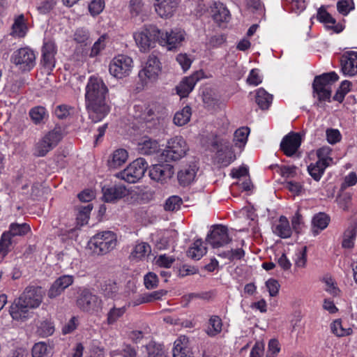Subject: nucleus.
<instances>
[{
    "instance_id": "nucleus-40",
    "label": "nucleus",
    "mask_w": 357,
    "mask_h": 357,
    "mask_svg": "<svg viewBox=\"0 0 357 357\" xmlns=\"http://www.w3.org/2000/svg\"><path fill=\"white\" fill-rule=\"evenodd\" d=\"M224 148L225 151H227V155L225 158L222 157L223 150L220 149L217 152V158L220 163L222 165L227 166L235 160L236 156L231 151V146L228 142L224 144Z\"/></svg>"
},
{
    "instance_id": "nucleus-62",
    "label": "nucleus",
    "mask_w": 357,
    "mask_h": 357,
    "mask_svg": "<svg viewBox=\"0 0 357 357\" xmlns=\"http://www.w3.org/2000/svg\"><path fill=\"white\" fill-rule=\"evenodd\" d=\"M47 345L45 342H38L32 348L33 357H43L47 354Z\"/></svg>"
},
{
    "instance_id": "nucleus-55",
    "label": "nucleus",
    "mask_w": 357,
    "mask_h": 357,
    "mask_svg": "<svg viewBox=\"0 0 357 357\" xmlns=\"http://www.w3.org/2000/svg\"><path fill=\"white\" fill-rule=\"evenodd\" d=\"M73 108L68 105H59L55 107L54 114L59 119H65L70 115Z\"/></svg>"
},
{
    "instance_id": "nucleus-5",
    "label": "nucleus",
    "mask_w": 357,
    "mask_h": 357,
    "mask_svg": "<svg viewBox=\"0 0 357 357\" xmlns=\"http://www.w3.org/2000/svg\"><path fill=\"white\" fill-rule=\"evenodd\" d=\"M188 150L185 139L181 136H176L167 141L161 154L162 160L167 162L179 160L185 155Z\"/></svg>"
},
{
    "instance_id": "nucleus-53",
    "label": "nucleus",
    "mask_w": 357,
    "mask_h": 357,
    "mask_svg": "<svg viewBox=\"0 0 357 357\" xmlns=\"http://www.w3.org/2000/svg\"><path fill=\"white\" fill-rule=\"evenodd\" d=\"M107 36L106 34L102 35L97 41H96L91 48L89 56L95 57L100 54V52L105 49L106 46V40Z\"/></svg>"
},
{
    "instance_id": "nucleus-58",
    "label": "nucleus",
    "mask_w": 357,
    "mask_h": 357,
    "mask_svg": "<svg viewBox=\"0 0 357 357\" xmlns=\"http://www.w3.org/2000/svg\"><path fill=\"white\" fill-rule=\"evenodd\" d=\"M105 8V1L103 0H93L89 5V10L93 15H99Z\"/></svg>"
},
{
    "instance_id": "nucleus-9",
    "label": "nucleus",
    "mask_w": 357,
    "mask_h": 357,
    "mask_svg": "<svg viewBox=\"0 0 357 357\" xmlns=\"http://www.w3.org/2000/svg\"><path fill=\"white\" fill-rule=\"evenodd\" d=\"M186 33L184 30L175 28L165 32L160 30L158 43L168 50H176L181 47L185 40Z\"/></svg>"
},
{
    "instance_id": "nucleus-36",
    "label": "nucleus",
    "mask_w": 357,
    "mask_h": 357,
    "mask_svg": "<svg viewBox=\"0 0 357 357\" xmlns=\"http://www.w3.org/2000/svg\"><path fill=\"white\" fill-rule=\"evenodd\" d=\"M222 330V321L219 316L213 315L209 318L208 326L206 333L209 337H215L220 334Z\"/></svg>"
},
{
    "instance_id": "nucleus-4",
    "label": "nucleus",
    "mask_w": 357,
    "mask_h": 357,
    "mask_svg": "<svg viewBox=\"0 0 357 357\" xmlns=\"http://www.w3.org/2000/svg\"><path fill=\"white\" fill-rule=\"evenodd\" d=\"M337 79L338 75L335 72L315 77L312 84L314 96H317L319 101L330 102L331 85Z\"/></svg>"
},
{
    "instance_id": "nucleus-19",
    "label": "nucleus",
    "mask_w": 357,
    "mask_h": 357,
    "mask_svg": "<svg viewBox=\"0 0 357 357\" xmlns=\"http://www.w3.org/2000/svg\"><path fill=\"white\" fill-rule=\"evenodd\" d=\"M341 69L345 75L354 76L357 74V52H347L340 59Z\"/></svg>"
},
{
    "instance_id": "nucleus-16",
    "label": "nucleus",
    "mask_w": 357,
    "mask_h": 357,
    "mask_svg": "<svg viewBox=\"0 0 357 357\" xmlns=\"http://www.w3.org/2000/svg\"><path fill=\"white\" fill-rule=\"evenodd\" d=\"M301 144V137L298 132H290L281 141L280 149L288 157L294 155Z\"/></svg>"
},
{
    "instance_id": "nucleus-6",
    "label": "nucleus",
    "mask_w": 357,
    "mask_h": 357,
    "mask_svg": "<svg viewBox=\"0 0 357 357\" xmlns=\"http://www.w3.org/2000/svg\"><path fill=\"white\" fill-rule=\"evenodd\" d=\"M160 29L154 25L145 26L142 29L135 32L134 39L139 50L142 52L148 51L155 41L158 42Z\"/></svg>"
},
{
    "instance_id": "nucleus-59",
    "label": "nucleus",
    "mask_w": 357,
    "mask_h": 357,
    "mask_svg": "<svg viewBox=\"0 0 357 357\" xmlns=\"http://www.w3.org/2000/svg\"><path fill=\"white\" fill-rule=\"evenodd\" d=\"M326 139L331 144H335L341 140L342 135L337 129L328 128L326 131Z\"/></svg>"
},
{
    "instance_id": "nucleus-22",
    "label": "nucleus",
    "mask_w": 357,
    "mask_h": 357,
    "mask_svg": "<svg viewBox=\"0 0 357 357\" xmlns=\"http://www.w3.org/2000/svg\"><path fill=\"white\" fill-rule=\"evenodd\" d=\"M173 357H194L189 347V340L185 336H180L174 344Z\"/></svg>"
},
{
    "instance_id": "nucleus-38",
    "label": "nucleus",
    "mask_w": 357,
    "mask_h": 357,
    "mask_svg": "<svg viewBox=\"0 0 357 357\" xmlns=\"http://www.w3.org/2000/svg\"><path fill=\"white\" fill-rule=\"evenodd\" d=\"M54 331V323L50 319H45L38 324L36 333L42 337H47L52 335Z\"/></svg>"
},
{
    "instance_id": "nucleus-18",
    "label": "nucleus",
    "mask_w": 357,
    "mask_h": 357,
    "mask_svg": "<svg viewBox=\"0 0 357 357\" xmlns=\"http://www.w3.org/2000/svg\"><path fill=\"white\" fill-rule=\"evenodd\" d=\"M73 282L74 277L73 275H63L60 276L52 283L48 290V297L52 299L60 296Z\"/></svg>"
},
{
    "instance_id": "nucleus-49",
    "label": "nucleus",
    "mask_w": 357,
    "mask_h": 357,
    "mask_svg": "<svg viewBox=\"0 0 357 357\" xmlns=\"http://www.w3.org/2000/svg\"><path fill=\"white\" fill-rule=\"evenodd\" d=\"M357 231L354 228H350L347 229L343 235V240L342 242V246L344 248H352L354 244V241Z\"/></svg>"
},
{
    "instance_id": "nucleus-35",
    "label": "nucleus",
    "mask_w": 357,
    "mask_h": 357,
    "mask_svg": "<svg viewBox=\"0 0 357 357\" xmlns=\"http://www.w3.org/2000/svg\"><path fill=\"white\" fill-rule=\"evenodd\" d=\"M273 96L268 93L263 88H259L256 91L255 102L260 109H267L272 103Z\"/></svg>"
},
{
    "instance_id": "nucleus-8",
    "label": "nucleus",
    "mask_w": 357,
    "mask_h": 357,
    "mask_svg": "<svg viewBox=\"0 0 357 357\" xmlns=\"http://www.w3.org/2000/svg\"><path fill=\"white\" fill-rule=\"evenodd\" d=\"M160 70L161 63L158 54L153 52L148 56L143 68L139 70L138 76L142 83L146 84L155 81Z\"/></svg>"
},
{
    "instance_id": "nucleus-50",
    "label": "nucleus",
    "mask_w": 357,
    "mask_h": 357,
    "mask_svg": "<svg viewBox=\"0 0 357 357\" xmlns=\"http://www.w3.org/2000/svg\"><path fill=\"white\" fill-rule=\"evenodd\" d=\"M331 331L337 337L349 335L352 333L351 328H344L342 326V321L339 319L334 321L331 325Z\"/></svg>"
},
{
    "instance_id": "nucleus-31",
    "label": "nucleus",
    "mask_w": 357,
    "mask_h": 357,
    "mask_svg": "<svg viewBox=\"0 0 357 357\" xmlns=\"http://www.w3.org/2000/svg\"><path fill=\"white\" fill-rule=\"evenodd\" d=\"M128 154L126 149H119L114 151L108 160V166L111 169H117L122 166L128 160Z\"/></svg>"
},
{
    "instance_id": "nucleus-14",
    "label": "nucleus",
    "mask_w": 357,
    "mask_h": 357,
    "mask_svg": "<svg viewBox=\"0 0 357 357\" xmlns=\"http://www.w3.org/2000/svg\"><path fill=\"white\" fill-rule=\"evenodd\" d=\"M231 241L228 228L222 225H214L206 237V241L214 248L222 247Z\"/></svg>"
},
{
    "instance_id": "nucleus-48",
    "label": "nucleus",
    "mask_w": 357,
    "mask_h": 357,
    "mask_svg": "<svg viewBox=\"0 0 357 357\" xmlns=\"http://www.w3.org/2000/svg\"><path fill=\"white\" fill-rule=\"evenodd\" d=\"M327 167L321 165L319 162H316L311 163L307 167V171L310 175L314 178V180L319 181L322 177Z\"/></svg>"
},
{
    "instance_id": "nucleus-25",
    "label": "nucleus",
    "mask_w": 357,
    "mask_h": 357,
    "mask_svg": "<svg viewBox=\"0 0 357 357\" xmlns=\"http://www.w3.org/2000/svg\"><path fill=\"white\" fill-rule=\"evenodd\" d=\"M199 80L198 74H193L189 77L183 79L180 84L176 86L177 93L184 98L193 90L196 83Z\"/></svg>"
},
{
    "instance_id": "nucleus-15",
    "label": "nucleus",
    "mask_w": 357,
    "mask_h": 357,
    "mask_svg": "<svg viewBox=\"0 0 357 357\" xmlns=\"http://www.w3.org/2000/svg\"><path fill=\"white\" fill-rule=\"evenodd\" d=\"M174 167L169 164H158L149 170V176L152 180L161 183H167L174 175Z\"/></svg>"
},
{
    "instance_id": "nucleus-39",
    "label": "nucleus",
    "mask_w": 357,
    "mask_h": 357,
    "mask_svg": "<svg viewBox=\"0 0 357 357\" xmlns=\"http://www.w3.org/2000/svg\"><path fill=\"white\" fill-rule=\"evenodd\" d=\"M191 114L190 107L185 106L175 114L173 119L174 123L178 126H184L190 121Z\"/></svg>"
},
{
    "instance_id": "nucleus-10",
    "label": "nucleus",
    "mask_w": 357,
    "mask_h": 357,
    "mask_svg": "<svg viewBox=\"0 0 357 357\" xmlns=\"http://www.w3.org/2000/svg\"><path fill=\"white\" fill-rule=\"evenodd\" d=\"M133 66V60L131 57L119 54L111 61L109 71L112 76L118 79H122L130 74Z\"/></svg>"
},
{
    "instance_id": "nucleus-57",
    "label": "nucleus",
    "mask_w": 357,
    "mask_h": 357,
    "mask_svg": "<svg viewBox=\"0 0 357 357\" xmlns=\"http://www.w3.org/2000/svg\"><path fill=\"white\" fill-rule=\"evenodd\" d=\"M144 283L146 289H154L158 286V278L155 273L149 272L144 275Z\"/></svg>"
},
{
    "instance_id": "nucleus-63",
    "label": "nucleus",
    "mask_w": 357,
    "mask_h": 357,
    "mask_svg": "<svg viewBox=\"0 0 357 357\" xmlns=\"http://www.w3.org/2000/svg\"><path fill=\"white\" fill-rule=\"evenodd\" d=\"M245 255V252L241 248H237L234 250H231L227 252H225L222 253V256L225 258L229 259L231 261L235 259H241Z\"/></svg>"
},
{
    "instance_id": "nucleus-7",
    "label": "nucleus",
    "mask_w": 357,
    "mask_h": 357,
    "mask_svg": "<svg viewBox=\"0 0 357 357\" xmlns=\"http://www.w3.org/2000/svg\"><path fill=\"white\" fill-rule=\"evenodd\" d=\"M148 168L145 159L139 158L132 161L125 169L116 174L117 178L130 183L139 181Z\"/></svg>"
},
{
    "instance_id": "nucleus-3",
    "label": "nucleus",
    "mask_w": 357,
    "mask_h": 357,
    "mask_svg": "<svg viewBox=\"0 0 357 357\" xmlns=\"http://www.w3.org/2000/svg\"><path fill=\"white\" fill-rule=\"evenodd\" d=\"M75 305L80 312L91 315H97L102 312V300L91 289L85 287H79L75 289Z\"/></svg>"
},
{
    "instance_id": "nucleus-64",
    "label": "nucleus",
    "mask_w": 357,
    "mask_h": 357,
    "mask_svg": "<svg viewBox=\"0 0 357 357\" xmlns=\"http://www.w3.org/2000/svg\"><path fill=\"white\" fill-rule=\"evenodd\" d=\"M307 263V248L305 246L296 254L295 266L298 268H304Z\"/></svg>"
},
{
    "instance_id": "nucleus-13",
    "label": "nucleus",
    "mask_w": 357,
    "mask_h": 357,
    "mask_svg": "<svg viewBox=\"0 0 357 357\" xmlns=\"http://www.w3.org/2000/svg\"><path fill=\"white\" fill-rule=\"evenodd\" d=\"M61 139V134L55 130L49 132L36 145L34 154L38 157L45 156L57 145Z\"/></svg>"
},
{
    "instance_id": "nucleus-61",
    "label": "nucleus",
    "mask_w": 357,
    "mask_h": 357,
    "mask_svg": "<svg viewBox=\"0 0 357 357\" xmlns=\"http://www.w3.org/2000/svg\"><path fill=\"white\" fill-rule=\"evenodd\" d=\"M176 60L178 63V64L181 66V67L183 70V71L188 70L190 68L191 64L192 63V60L185 53L178 54L176 56Z\"/></svg>"
},
{
    "instance_id": "nucleus-34",
    "label": "nucleus",
    "mask_w": 357,
    "mask_h": 357,
    "mask_svg": "<svg viewBox=\"0 0 357 357\" xmlns=\"http://www.w3.org/2000/svg\"><path fill=\"white\" fill-rule=\"evenodd\" d=\"M29 115L35 125L43 124L48 118L47 109L42 106H36L29 110Z\"/></svg>"
},
{
    "instance_id": "nucleus-23",
    "label": "nucleus",
    "mask_w": 357,
    "mask_h": 357,
    "mask_svg": "<svg viewBox=\"0 0 357 357\" xmlns=\"http://www.w3.org/2000/svg\"><path fill=\"white\" fill-rule=\"evenodd\" d=\"M317 20L324 23L328 29H332L335 33H340L343 30L340 24H335V20L328 13L324 6L319 8L317 15Z\"/></svg>"
},
{
    "instance_id": "nucleus-21",
    "label": "nucleus",
    "mask_w": 357,
    "mask_h": 357,
    "mask_svg": "<svg viewBox=\"0 0 357 357\" xmlns=\"http://www.w3.org/2000/svg\"><path fill=\"white\" fill-rule=\"evenodd\" d=\"M102 191V198L105 202H115L128 194V190L122 185H114L109 188L103 187Z\"/></svg>"
},
{
    "instance_id": "nucleus-28",
    "label": "nucleus",
    "mask_w": 357,
    "mask_h": 357,
    "mask_svg": "<svg viewBox=\"0 0 357 357\" xmlns=\"http://www.w3.org/2000/svg\"><path fill=\"white\" fill-rule=\"evenodd\" d=\"M330 220V217L324 213H319L314 215L312 220V232L313 235L317 236L325 229L328 227Z\"/></svg>"
},
{
    "instance_id": "nucleus-54",
    "label": "nucleus",
    "mask_w": 357,
    "mask_h": 357,
    "mask_svg": "<svg viewBox=\"0 0 357 357\" xmlns=\"http://www.w3.org/2000/svg\"><path fill=\"white\" fill-rule=\"evenodd\" d=\"M40 63L45 71L50 73L55 67V55L42 54Z\"/></svg>"
},
{
    "instance_id": "nucleus-20",
    "label": "nucleus",
    "mask_w": 357,
    "mask_h": 357,
    "mask_svg": "<svg viewBox=\"0 0 357 357\" xmlns=\"http://www.w3.org/2000/svg\"><path fill=\"white\" fill-rule=\"evenodd\" d=\"M198 168L195 164L183 166L177 172V180L180 185L188 186L194 181L197 175Z\"/></svg>"
},
{
    "instance_id": "nucleus-26",
    "label": "nucleus",
    "mask_w": 357,
    "mask_h": 357,
    "mask_svg": "<svg viewBox=\"0 0 357 357\" xmlns=\"http://www.w3.org/2000/svg\"><path fill=\"white\" fill-rule=\"evenodd\" d=\"M212 17L213 20L221 25L222 23L228 22L231 18L229 10L222 3H215L212 7Z\"/></svg>"
},
{
    "instance_id": "nucleus-51",
    "label": "nucleus",
    "mask_w": 357,
    "mask_h": 357,
    "mask_svg": "<svg viewBox=\"0 0 357 357\" xmlns=\"http://www.w3.org/2000/svg\"><path fill=\"white\" fill-rule=\"evenodd\" d=\"M350 86L351 82L349 81H343L334 95L333 100L342 102L346 94L350 91Z\"/></svg>"
},
{
    "instance_id": "nucleus-30",
    "label": "nucleus",
    "mask_w": 357,
    "mask_h": 357,
    "mask_svg": "<svg viewBox=\"0 0 357 357\" xmlns=\"http://www.w3.org/2000/svg\"><path fill=\"white\" fill-rule=\"evenodd\" d=\"M316 155L318 158L317 162L326 167L335 164L333 158V151L330 146H324L318 149L316 151Z\"/></svg>"
},
{
    "instance_id": "nucleus-32",
    "label": "nucleus",
    "mask_w": 357,
    "mask_h": 357,
    "mask_svg": "<svg viewBox=\"0 0 357 357\" xmlns=\"http://www.w3.org/2000/svg\"><path fill=\"white\" fill-rule=\"evenodd\" d=\"M76 208L77 214L76 218L77 225L75 228L79 229L88 223L93 206L91 204H87L86 205L77 206Z\"/></svg>"
},
{
    "instance_id": "nucleus-60",
    "label": "nucleus",
    "mask_w": 357,
    "mask_h": 357,
    "mask_svg": "<svg viewBox=\"0 0 357 357\" xmlns=\"http://www.w3.org/2000/svg\"><path fill=\"white\" fill-rule=\"evenodd\" d=\"M337 8L340 13L347 15L354 8L352 0H341L337 3Z\"/></svg>"
},
{
    "instance_id": "nucleus-24",
    "label": "nucleus",
    "mask_w": 357,
    "mask_h": 357,
    "mask_svg": "<svg viewBox=\"0 0 357 357\" xmlns=\"http://www.w3.org/2000/svg\"><path fill=\"white\" fill-rule=\"evenodd\" d=\"M28 31L26 20L23 14L19 15L14 18L11 26L10 35L15 38H24Z\"/></svg>"
},
{
    "instance_id": "nucleus-29",
    "label": "nucleus",
    "mask_w": 357,
    "mask_h": 357,
    "mask_svg": "<svg viewBox=\"0 0 357 357\" xmlns=\"http://www.w3.org/2000/svg\"><path fill=\"white\" fill-rule=\"evenodd\" d=\"M273 231L275 234L282 238H289L291 234V229L287 218L284 216H281L273 226Z\"/></svg>"
},
{
    "instance_id": "nucleus-33",
    "label": "nucleus",
    "mask_w": 357,
    "mask_h": 357,
    "mask_svg": "<svg viewBox=\"0 0 357 357\" xmlns=\"http://www.w3.org/2000/svg\"><path fill=\"white\" fill-rule=\"evenodd\" d=\"M206 253V248L201 239L196 240L189 248L187 255L194 260H199Z\"/></svg>"
},
{
    "instance_id": "nucleus-27",
    "label": "nucleus",
    "mask_w": 357,
    "mask_h": 357,
    "mask_svg": "<svg viewBox=\"0 0 357 357\" xmlns=\"http://www.w3.org/2000/svg\"><path fill=\"white\" fill-rule=\"evenodd\" d=\"M160 150L158 142L149 137H144L137 144V151L142 155H153Z\"/></svg>"
},
{
    "instance_id": "nucleus-2",
    "label": "nucleus",
    "mask_w": 357,
    "mask_h": 357,
    "mask_svg": "<svg viewBox=\"0 0 357 357\" xmlns=\"http://www.w3.org/2000/svg\"><path fill=\"white\" fill-rule=\"evenodd\" d=\"M45 291L41 287L27 286L15 298L9 310L11 317L16 321H26L33 316L31 310L38 308L43 301Z\"/></svg>"
},
{
    "instance_id": "nucleus-56",
    "label": "nucleus",
    "mask_w": 357,
    "mask_h": 357,
    "mask_svg": "<svg viewBox=\"0 0 357 357\" xmlns=\"http://www.w3.org/2000/svg\"><path fill=\"white\" fill-rule=\"evenodd\" d=\"M175 261V258L167 255H160L156 257L155 264L160 267L169 268Z\"/></svg>"
},
{
    "instance_id": "nucleus-46",
    "label": "nucleus",
    "mask_w": 357,
    "mask_h": 357,
    "mask_svg": "<svg viewBox=\"0 0 357 357\" xmlns=\"http://www.w3.org/2000/svg\"><path fill=\"white\" fill-rule=\"evenodd\" d=\"M11 245L12 240L8 232H3L0 238V258L1 259L8 254Z\"/></svg>"
},
{
    "instance_id": "nucleus-43",
    "label": "nucleus",
    "mask_w": 357,
    "mask_h": 357,
    "mask_svg": "<svg viewBox=\"0 0 357 357\" xmlns=\"http://www.w3.org/2000/svg\"><path fill=\"white\" fill-rule=\"evenodd\" d=\"M30 231V227L26 223L18 224L12 223L9 226V230L5 232H8L9 236L11 238L15 236H24Z\"/></svg>"
},
{
    "instance_id": "nucleus-41",
    "label": "nucleus",
    "mask_w": 357,
    "mask_h": 357,
    "mask_svg": "<svg viewBox=\"0 0 357 357\" xmlns=\"http://www.w3.org/2000/svg\"><path fill=\"white\" fill-rule=\"evenodd\" d=\"M126 307H112L107 314L106 322L108 325H114L116 321L123 316L126 312Z\"/></svg>"
},
{
    "instance_id": "nucleus-12",
    "label": "nucleus",
    "mask_w": 357,
    "mask_h": 357,
    "mask_svg": "<svg viewBox=\"0 0 357 357\" xmlns=\"http://www.w3.org/2000/svg\"><path fill=\"white\" fill-rule=\"evenodd\" d=\"M36 58L34 51L28 47H25L15 51L11 56V61L20 70L29 71L36 65Z\"/></svg>"
},
{
    "instance_id": "nucleus-37",
    "label": "nucleus",
    "mask_w": 357,
    "mask_h": 357,
    "mask_svg": "<svg viewBox=\"0 0 357 357\" xmlns=\"http://www.w3.org/2000/svg\"><path fill=\"white\" fill-rule=\"evenodd\" d=\"M151 252V246L145 242H140L135 245L131 252L130 257L132 259H142Z\"/></svg>"
},
{
    "instance_id": "nucleus-47",
    "label": "nucleus",
    "mask_w": 357,
    "mask_h": 357,
    "mask_svg": "<svg viewBox=\"0 0 357 357\" xmlns=\"http://www.w3.org/2000/svg\"><path fill=\"white\" fill-rule=\"evenodd\" d=\"M147 357H167L161 344L150 342L146 346Z\"/></svg>"
},
{
    "instance_id": "nucleus-52",
    "label": "nucleus",
    "mask_w": 357,
    "mask_h": 357,
    "mask_svg": "<svg viewBox=\"0 0 357 357\" xmlns=\"http://www.w3.org/2000/svg\"><path fill=\"white\" fill-rule=\"evenodd\" d=\"M182 203L183 201L180 197L173 195L166 200L164 208L166 211H176L180 208Z\"/></svg>"
},
{
    "instance_id": "nucleus-45",
    "label": "nucleus",
    "mask_w": 357,
    "mask_h": 357,
    "mask_svg": "<svg viewBox=\"0 0 357 357\" xmlns=\"http://www.w3.org/2000/svg\"><path fill=\"white\" fill-rule=\"evenodd\" d=\"M101 290L105 297L114 298L118 294L119 286L116 282L108 280L102 286Z\"/></svg>"
},
{
    "instance_id": "nucleus-11",
    "label": "nucleus",
    "mask_w": 357,
    "mask_h": 357,
    "mask_svg": "<svg viewBox=\"0 0 357 357\" xmlns=\"http://www.w3.org/2000/svg\"><path fill=\"white\" fill-rule=\"evenodd\" d=\"M116 234L111 231L100 232L94 235L90 240L96 252L98 254H106L113 250L116 245Z\"/></svg>"
},
{
    "instance_id": "nucleus-42",
    "label": "nucleus",
    "mask_w": 357,
    "mask_h": 357,
    "mask_svg": "<svg viewBox=\"0 0 357 357\" xmlns=\"http://www.w3.org/2000/svg\"><path fill=\"white\" fill-rule=\"evenodd\" d=\"M250 130L248 127H242L237 129L234 135V142L236 146L243 147L248 140Z\"/></svg>"
},
{
    "instance_id": "nucleus-17",
    "label": "nucleus",
    "mask_w": 357,
    "mask_h": 357,
    "mask_svg": "<svg viewBox=\"0 0 357 357\" xmlns=\"http://www.w3.org/2000/svg\"><path fill=\"white\" fill-rule=\"evenodd\" d=\"M180 3V0H154L156 13L162 18L171 17Z\"/></svg>"
},
{
    "instance_id": "nucleus-44",
    "label": "nucleus",
    "mask_w": 357,
    "mask_h": 357,
    "mask_svg": "<svg viewBox=\"0 0 357 357\" xmlns=\"http://www.w3.org/2000/svg\"><path fill=\"white\" fill-rule=\"evenodd\" d=\"M284 6L291 12L299 14L306 8L305 0H282Z\"/></svg>"
},
{
    "instance_id": "nucleus-1",
    "label": "nucleus",
    "mask_w": 357,
    "mask_h": 357,
    "mask_svg": "<svg viewBox=\"0 0 357 357\" xmlns=\"http://www.w3.org/2000/svg\"><path fill=\"white\" fill-rule=\"evenodd\" d=\"M85 91V105L89 118L94 123L100 122L110 111L106 100L108 89L100 77L91 76Z\"/></svg>"
}]
</instances>
